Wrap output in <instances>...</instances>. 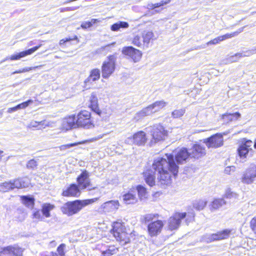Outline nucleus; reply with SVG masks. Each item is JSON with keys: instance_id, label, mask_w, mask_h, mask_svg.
<instances>
[{"instance_id": "obj_1", "label": "nucleus", "mask_w": 256, "mask_h": 256, "mask_svg": "<svg viewBox=\"0 0 256 256\" xmlns=\"http://www.w3.org/2000/svg\"><path fill=\"white\" fill-rule=\"evenodd\" d=\"M166 158L163 157L154 158L152 164V168L158 174L168 170L172 172V176L176 177L178 172V166L174 162V155L166 154Z\"/></svg>"}, {"instance_id": "obj_2", "label": "nucleus", "mask_w": 256, "mask_h": 256, "mask_svg": "<svg viewBox=\"0 0 256 256\" xmlns=\"http://www.w3.org/2000/svg\"><path fill=\"white\" fill-rule=\"evenodd\" d=\"M98 200V198H94L68 202L60 207V210L63 214L68 216H70L78 213L84 208L90 204H92Z\"/></svg>"}, {"instance_id": "obj_3", "label": "nucleus", "mask_w": 256, "mask_h": 256, "mask_svg": "<svg viewBox=\"0 0 256 256\" xmlns=\"http://www.w3.org/2000/svg\"><path fill=\"white\" fill-rule=\"evenodd\" d=\"M124 226L120 222H114L113 224L112 232L116 240L122 246H124L130 242L128 234L125 232Z\"/></svg>"}, {"instance_id": "obj_4", "label": "nucleus", "mask_w": 256, "mask_h": 256, "mask_svg": "<svg viewBox=\"0 0 256 256\" xmlns=\"http://www.w3.org/2000/svg\"><path fill=\"white\" fill-rule=\"evenodd\" d=\"M90 112L86 110H82L76 116L78 128H90L94 126L90 118Z\"/></svg>"}, {"instance_id": "obj_5", "label": "nucleus", "mask_w": 256, "mask_h": 256, "mask_svg": "<svg viewBox=\"0 0 256 256\" xmlns=\"http://www.w3.org/2000/svg\"><path fill=\"white\" fill-rule=\"evenodd\" d=\"M116 56L111 55L108 57V60L104 61L102 66V76L108 78L114 72L115 70Z\"/></svg>"}, {"instance_id": "obj_6", "label": "nucleus", "mask_w": 256, "mask_h": 256, "mask_svg": "<svg viewBox=\"0 0 256 256\" xmlns=\"http://www.w3.org/2000/svg\"><path fill=\"white\" fill-rule=\"evenodd\" d=\"M146 129L148 132L150 133L155 142L164 140L167 134L166 131L160 124H156Z\"/></svg>"}, {"instance_id": "obj_7", "label": "nucleus", "mask_w": 256, "mask_h": 256, "mask_svg": "<svg viewBox=\"0 0 256 256\" xmlns=\"http://www.w3.org/2000/svg\"><path fill=\"white\" fill-rule=\"evenodd\" d=\"M89 174L86 170L83 171L80 175L77 178V182L78 186L81 189L88 188V190H93L96 187L92 186L89 178Z\"/></svg>"}, {"instance_id": "obj_8", "label": "nucleus", "mask_w": 256, "mask_h": 256, "mask_svg": "<svg viewBox=\"0 0 256 256\" xmlns=\"http://www.w3.org/2000/svg\"><path fill=\"white\" fill-rule=\"evenodd\" d=\"M204 142L207 147L210 148H217L223 144V138L222 134H216L212 136L204 139Z\"/></svg>"}, {"instance_id": "obj_9", "label": "nucleus", "mask_w": 256, "mask_h": 256, "mask_svg": "<svg viewBox=\"0 0 256 256\" xmlns=\"http://www.w3.org/2000/svg\"><path fill=\"white\" fill-rule=\"evenodd\" d=\"M122 53L131 58L134 62H138L142 57V54L141 52L132 46H125L122 50Z\"/></svg>"}, {"instance_id": "obj_10", "label": "nucleus", "mask_w": 256, "mask_h": 256, "mask_svg": "<svg viewBox=\"0 0 256 256\" xmlns=\"http://www.w3.org/2000/svg\"><path fill=\"white\" fill-rule=\"evenodd\" d=\"M256 177V166L250 164L249 168L244 172L241 178L242 183L250 184L253 182L254 178Z\"/></svg>"}, {"instance_id": "obj_11", "label": "nucleus", "mask_w": 256, "mask_h": 256, "mask_svg": "<svg viewBox=\"0 0 256 256\" xmlns=\"http://www.w3.org/2000/svg\"><path fill=\"white\" fill-rule=\"evenodd\" d=\"M252 140H244L238 148V155L242 160H244L242 162L245 161L244 159L246 158L248 152L252 150Z\"/></svg>"}, {"instance_id": "obj_12", "label": "nucleus", "mask_w": 256, "mask_h": 256, "mask_svg": "<svg viewBox=\"0 0 256 256\" xmlns=\"http://www.w3.org/2000/svg\"><path fill=\"white\" fill-rule=\"evenodd\" d=\"M172 174L168 170L158 174V184L163 188L170 185L172 182Z\"/></svg>"}, {"instance_id": "obj_13", "label": "nucleus", "mask_w": 256, "mask_h": 256, "mask_svg": "<svg viewBox=\"0 0 256 256\" xmlns=\"http://www.w3.org/2000/svg\"><path fill=\"white\" fill-rule=\"evenodd\" d=\"M186 217V213H176L168 220V228L171 230L177 229L180 226L181 220Z\"/></svg>"}, {"instance_id": "obj_14", "label": "nucleus", "mask_w": 256, "mask_h": 256, "mask_svg": "<svg viewBox=\"0 0 256 256\" xmlns=\"http://www.w3.org/2000/svg\"><path fill=\"white\" fill-rule=\"evenodd\" d=\"M41 46L42 44H40L39 46H34L28 50L12 55L10 56H8L4 60H2L0 62V64L8 60H18L28 55H30L37 50Z\"/></svg>"}, {"instance_id": "obj_15", "label": "nucleus", "mask_w": 256, "mask_h": 256, "mask_svg": "<svg viewBox=\"0 0 256 256\" xmlns=\"http://www.w3.org/2000/svg\"><path fill=\"white\" fill-rule=\"evenodd\" d=\"M164 225V222L161 220H156L149 224L148 226L149 234L151 236H157L161 232Z\"/></svg>"}, {"instance_id": "obj_16", "label": "nucleus", "mask_w": 256, "mask_h": 256, "mask_svg": "<svg viewBox=\"0 0 256 256\" xmlns=\"http://www.w3.org/2000/svg\"><path fill=\"white\" fill-rule=\"evenodd\" d=\"M189 152L190 158L194 159H198L204 156L206 154L205 148L200 144H194Z\"/></svg>"}, {"instance_id": "obj_17", "label": "nucleus", "mask_w": 256, "mask_h": 256, "mask_svg": "<svg viewBox=\"0 0 256 256\" xmlns=\"http://www.w3.org/2000/svg\"><path fill=\"white\" fill-rule=\"evenodd\" d=\"M190 152L186 148H183L180 150L174 158V162H176V164H182L186 162L189 158H190Z\"/></svg>"}, {"instance_id": "obj_18", "label": "nucleus", "mask_w": 256, "mask_h": 256, "mask_svg": "<svg viewBox=\"0 0 256 256\" xmlns=\"http://www.w3.org/2000/svg\"><path fill=\"white\" fill-rule=\"evenodd\" d=\"M62 126L63 128L67 130L78 128L76 116L72 114L68 118H66L62 121Z\"/></svg>"}, {"instance_id": "obj_19", "label": "nucleus", "mask_w": 256, "mask_h": 256, "mask_svg": "<svg viewBox=\"0 0 256 256\" xmlns=\"http://www.w3.org/2000/svg\"><path fill=\"white\" fill-rule=\"evenodd\" d=\"M146 133L143 131H140L134 134L132 138V142L138 146L144 145L146 141Z\"/></svg>"}, {"instance_id": "obj_20", "label": "nucleus", "mask_w": 256, "mask_h": 256, "mask_svg": "<svg viewBox=\"0 0 256 256\" xmlns=\"http://www.w3.org/2000/svg\"><path fill=\"white\" fill-rule=\"evenodd\" d=\"M10 180L14 189L27 188L30 183V180L27 177L20 178Z\"/></svg>"}, {"instance_id": "obj_21", "label": "nucleus", "mask_w": 256, "mask_h": 256, "mask_svg": "<svg viewBox=\"0 0 256 256\" xmlns=\"http://www.w3.org/2000/svg\"><path fill=\"white\" fill-rule=\"evenodd\" d=\"M80 194L78 186L74 184H71L62 192V195L64 196H78Z\"/></svg>"}, {"instance_id": "obj_22", "label": "nucleus", "mask_w": 256, "mask_h": 256, "mask_svg": "<svg viewBox=\"0 0 256 256\" xmlns=\"http://www.w3.org/2000/svg\"><path fill=\"white\" fill-rule=\"evenodd\" d=\"M22 252V250L19 247L10 246L4 247L1 252L3 254H10L14 256H21Z\"/></svg>"}, {"instance_id": "obj_23", "label": "nucleus", "mask_w": 256, "mask_h": 256, "mask_svg": "<svg viewBox=\"0 0 256 256\" xmlns=\"http://www.w3.org/2000/svg\"><path fill=\"white\" fill-rule=\"evenodd\" d=\"M120 206L119 202L118 200H112L103 204L102 208L108 212H112L117 210Z\"/></svg>"}, {"instance_id": "obj_24", "label": "nucleus", "mask_w": 256, "mask_h": 256, "mask_svg": "<svg viewBox=\"0 0 256 256\" xmlns=\"http://www.w3.org/2000/svg\"><path fill=\"white\" fill-rule=\"evenodd\" d=\"M100 76V72L99 69L94 68L90 72L89 76L84 82L86 86L92 84V82L99 80Z\"/></svg>"}, {"instance_id": "obj_25", "label": "nucleus", "mask_w": 256, "mask_h": 256, "mask_svg": "<svg viewBox=\"0 0 256 256\" xmlns=\"http://www.w3.org/2000/svg\"><path fill=\"white\" fill-rule=\"evenodd\" d=\"M143 174L145 182L148 186H152L155 185V172H154L152 170H148L144 172Z\"/></svg>"}, {"instance_id": "obj_26", "label": "nucleus", "mask_w": 256, "mask_h": 256, "mask_svg": "<svg viewBox=\"0 0 256 256\" xmlns=\"http://www.w3.org/2000/svg\"><path fill=\"white\" fill-rule=\"evenodd\" d=\"M123 202L126 204H134L137 201L136 192L134 191L128 192L122 196Z\"/></svg>"}, {"instance_id": "obj_27", "label": "nucleus", "mask_w": 256, "mask_h": 256, "mask_svg": "<svg viewBox=\"0 0 256 256\" xmlns=\"http://www.w3.org/2000/svg\"><path fill=\"white\" fill-rule=\"evenodd\" d=\"M90 107L92 110L99 116H101L102 112L98 107V100L96 94L92 92L90 98Z\"/></svg>"}, {"instance_id": "obj_28", "label": "nucleus", "mask_w": 256, "mask_h": 256, "mask_svg": "<svg viewBox=\"0 0 256 256\" xmlns=\"http://www.w3.org/2000/svg\"><path fill=\"white\" fill-rule=\"evenodd\" d=\"M240 114L238 112L234 113H226L222 115V118L225 122H230L237 120L240 116Z\"/></svg>"}, {"instance_id": "obj_29", "label": "nucleus", "mask_w": 256, "mask_h": 256, "mask_svg": "<svg viewBox=\"0 0 256 256\" xmlns=\"http://www.w3.org/2000/svg\"><path fill=\"white\" fill-rule=\"evenodd\" d=\"M231 230L226 229L216 234H212V238L214 240H220L228 238L231 232Z\"/></svg>"}, {"instance_id": "obj_30", "label": "nucleus", "mask_w": 256, "mask_h": 256, "mask_svg": "<svg viewBox=\"0 0 256 256\" xmlns=\"http://www.w3.org/2000/svg\"><path fill=\"white\" fill-rule=\"evenodd\" d=\"M154 113V112L150 105L147 107L144 108L140 111L138 112L135 116V118L139 120L146 116H149Z\"/></svg>"}, {"instance_id": "obj_31", "label": "nucleus", "mask_w": 256, "mask_h": 256, "mask_svg": "<svg viewBox=\"0 0 256 256\" xmlns=\"http://www.w3.org/2000/svg\"><path fill=\"white\" fill-rule=\"evenodd\" d=\"M154 113V112L150 105L147 107L144 108L140 111L138 112L135 116V118L139 120L146 116H149Z\"/></svg>"}, {"instance_id": "obj_32", "label": "nucleus", "mask_w": 256, "mask_h": 256, "mask_svg": "<svg viewBox=\"0 0 256 256\" xmlns=\"http://www.w3.org/2000/svg\"><path fill=\"white\" fill-rule=\"evenodd\" d=\"M244 29V27L239 28L237 31L232 32L231 34H226L223 36H219L216 38L218 43L226 40L228 38H230L234 36H237L240 33L242 32Z\"/></svg>"}, {"instance_id": "obj_33", "label": "nucleus", "mask_w": 256, "mask_h": 256, "mask_svg": "<svg viewBox=\"0 0 256 256\" xmlns=\"http://www.w3.org/2000/svg\"><path fill=\"white\" fill-rule=\"evenodd\" d=\"M142 36L144 44H146V45L150 43V40L155 39L154 33L150 31H144Z\"/></svg>"}, {"instance_id": "obj_34", "label": "nucleus", "mask_w": 256, "mask_h": 256, "mask_svg": "<svg viewBox=\"0 0 256 256\" xmlns=\"http://www.w3.org/2000/svg\"><path fill=\"white\" fill-rule=\"evenodd\" d=\"M129 26L127 22L119 21L111 26L110 29L112 31H118L120 28H126Z\"/></svg>"}, {"instance_id": "obj_35", "label": "nucleus", "mask_w": 256, "mask_h": 256, "mask_svg": "<svg viewBox=\"0 0 256 256\" xmlns=\"http://www.w3.org/2000/svg\"><path fill=\"white\" fill-rule=\"evenodd\" d=\"M21 199L22 203L27 207L32 208L34 205V200L31 196H22Z\"/></svg>"}, {"instance_id": "obj_36", "label": "nucleus", "mask_w": 256, "mask_h": 256, "mask_svg": "<svg viewBox=\"0 0 256 256\" xmlns=\"http://www.w3.org/2000/svg\"><path fill=\"white\" fill-rule=\"evenodd\" d=\"M226 204V201L223 198L215 199L212 202L210 205V210H212L219 208L222 206Z\"/></svg>"}, {"instance_id": "obj_37", "label": "nucleus", "mask_w": 256, "mask_h": 256, "mask_svg": "<svg viewBox=\"0 0 256 256\" xmlns=\"http://www.w3.org/2000/svg\"><path fill=\"white\" fill-rule=\"evenodd\" d=\"M166 104V102L164 100L156 101L153 103L152 104H150L154 112H158L164 107Z\"/></svg>"}, {"instance_id": "obj_38", "label": "nucleus", "mask_w": 256, "mask_h": 256, "mask_svg": "<svg viewBox=\"0 0 256 256\" xmlns=\"http://www.w3.org/2000/svg\"><path fill=\"white\" fill-rule=\"evenodd\" d=\"M54 206L50 204H44L42 206V212L46 218H49L50 216V211L52 210Z\"/></svg>"}, {"instance_id": "obj_39", "label": "nucleus", "mask_w": 256, "mask_h": 256, "mask_svg": "<svg viewBox=\"0 0 256 256\" xmlns=\"http://www.w3.org/2000/svg\"><path fill=\"white\" fill-rule=\"evenodd\" d=\"M118 251V248L115 247L114 246H110L106 250L102 252V256H110L116 254Z\"/></svg>"}, {"instance_id": "obj_40", "label": "nucleus", "mask_w": 256, "mask_h": 256, "mask_svg": "<svg viewBox=\"0 0 256 256\" xmlns=\"http://www.w3.org/2000/svg\"><path fill=\"white\" fill-rule=\"evenodd\" d=\"M207 202L206 200H196L193 204L194 208L198 210H203L206 205Z\"/></svg>"}, {"instance_id": "obj_41", "label": "nucleus", "mask_w": 256, "mask_h": 256, "mask_svg": "<svg viewBox=\"0 0 256 256\" xmlns=\"http://www.w3.org/2000/svg\"><path fill=\"white\" fill-rule=\"evenodd\" d=\"M132 44L136 46L141 47L144 44L142 36L136 35L132 40Z\"/></svg>"}, {"instance_id": "obj_42", "label": "nucleus", "mask_w": 256, "mask_h": 256, "mask_svg": "<svg viewBox=\"0 0 256 256\" xmlns=\"http://www.w3.org/2000/svg\"><path fill=\"white\" fill-rule=\"evenodd\" d=\"M224 198L228 199H236L238 198V194L232 192L230 188H228L226 190Z\"/></svg>"}, {"instance_id": "obj_43", "label": "nucleus", "mask_w": 256, "mask_h": 256, "mask_svg": "<svg viewBox=\"0 0 256 256\" xmlns=\"http://www.w3.org/2000/svg\"><path fill=\"white\" fill-rule=\"evenodd\" d=\"M2 192H6L10 190H14V187L12 186V183L10 180L8 182H6L2 183Z\"/></svg>"}, {"instance_id": "obj_44", "label": "nucleus", "mask_w": 256, "mask_h": 256, "mask_svg": "<svg viewBox=\"0 0 256 256\" xmlns=\"http://www.w3.org/2000/svg\"><path fill=\"white\" fill-rule=\"evenodd\" d=\"M136 190L140 198H146V188L142 185H138L136 186Z\"/></svg>"}, {"instance_id": "obj_45", "label": "nucleus", "mask_w": 256, "mask_h": 256, "mask_svg": "<svg viewBox=\"0 0 256 256\" xmlns=\"http://www.w3.org/2000/svg\"><path fill=\"white\" fill-rule=\"evenodd\" d=\"M186 110L184 108L176 110L172 112V116L174 118H179L184 114Z\"/></svg>"}, {"instance_id": "obj_46", "label": "nucleus", "mask_w": 256, "mask_h": 256, "mask_svg": "<svg viewBox=\"0 0 256 256\" xmlns=\"http://www.w3.org/2000/svg\"><path fill=\"white\" fill-rule=\"evenodd\" d=\"M256 53V48H252L250 50H246L242 52H238L237 56H239V57H244V56H249L254 54Z\"/></svg>"}, {"instance_id": "obj_47", "label": "nucleus", "mask_w": 256, "mask_h": 256, "mask_svg": "<svg viewBox=\"0 0 256 256\" xmlns=\"http://www.w3.org/2000/svg\"><path fill=\"white\" fill-rule=\"evenodd\" d=\"M157 216L158 215L154 214H146L144 215L142 218V221L143 223L146 224L153 220L154 218H156Z\"/></svg>"}, {"instance_id": "obj_48", "label": "nucleus", "mask_w": 256, "mask_h": 256, "mask_svg": "<svg viewBox=\"0 0 256 256\" xmlns=\"http://www.w3.org/2000/svg\"><path fill=\"white\" fill-rule=\"evenodd\" d=\"M37 166L38 162L34 159L30 160L26 164V168L30 170H34Z\"/></svg>"}, {"instance_id": "obj_49", "label": "nucleus", "mask_w": 256, "mask_h": 256, "mask_svg": "<svg viewBox=\"0 0 256 256\" xmlns=\"http://www.w3.org/2000/svg\"><path fill=\"white\" fill-rule=\"evenodd\" d=\"M40 66H35L34 68H32V67L24 68H22V70H18L12 73V74H20V73H22V72H28V71L32 70V69L38 68V67H40Z\"/></svg>"}, {"instance_id": "obj_50", "label": "nucleus", "mask_w": 256, "mask_h": 256, "mask_svg": "<svg viewBox=\"0 0 256 256\" xmlns=\"http://www.w3.org/2000/svg\"><path fill=\"white\" fill-rule=\"evenodd\" d=\"M32 102V100H28L22 102L20 104L17 105L18 108V110L25 108L27 106H28Z\"/></svg>"}, {"instance_id": "obj_51", "label": "nucleus", "mask_w": 256, "mask_h": 256, "mask_svg": "<svg viewBox=\"0 0 256 256\" xmlns=\"http://www.w3.org/2000/svg\"><path fill=\"white\" fill-rule=\"evenodd\" d=\"M82 144V142H74V143H72V144H66L62 145L60 146V148L61 150H66L68 148H72V146H78V144Z\"/></svg>"}, {"instance_id": "obj_52", "label": "nucleus", "mask_w": 256, "mask_h": 256, "mask_svg": "<svg viewBox=\"0 0 256 256\" xmlns=\"http://www.w3.org/2000/svg\"><path fill=\"white\" fill-rule=\"evenodd\" d=\"M49 126V122H47L46 120H42L40 122H38V129L44 128L46 126Z\"/></svg>"}, {"instance_id": "obj_53", "label": "nucleus", "mask_w": 256, "mask_h": 256, "mask_svg": "<svg viewBox=\"0 0 256 256\" xmlns=\"http://www.w3.org/2000/svg\"><path fill=\"white\" fill-rule=\"evenodd\" d=\"M64 247H65L64 244H61L58 246V248H57V250H58L59 254L60 256H64Z\"/></svg>"}, {"instance_id": "obj_54", "label": "nucleus", "mask_w": 256, "mask_h": 256, "mask_svg": "<svg viewBox=\"0 0 256 256\" xmlns=\"http://www.w3.org/2000/svg\"><path fill=\"white\" fill-rule=\"evenodd\" d=\"M185 218H186V222L188 224V222H192L194 220V214L193 213H191L188 215L186 214V217Z\"/></svg>"}, {"instance_id": "obj_55", "label": "nucleus", "mask_w": 256, "mask_h": 256, "mask_svg": "<svg viewBox=\"0 0 256 256\" xmlns=\"http://www.w3.org/2000/svg\"><path fill=\"white\" fill-rule=\"evenodd\" d=\"M237 54L238 53L234 55L230 56L228 58V60L230 62H237L238 59L241 58L239 57V56H237Z\"/></svg>"}, {"instance_id": "obj_56", "label": "nucleus", "mask_w": 256, "mask_h": 256, "mask_svg": "<svg viewBox=\"0 0 256 256\" xmlns=\"http://www.w3.org/2000/svg\"><path fill=\"white\" fill-rule=\"evenodd\" d=\"M250 227L252 230L256 232V218H254L250 221Z\"/></svg>"}, {"instance_id": "obj_57", "label": "nucleus", "mask_w": 256, "mask_h": 256, "mask_svg": "<svg viewBox=\"0 0 256 256\" xmlns=\"http://www.w3.org/2000/svg\"><path fill=\"white\" fill-rule=\"evenodd\" d=\"M28 128H38V122L32 120L28 125Z\"/></svg>"}, {"instance_id": "obj_58", "label": "nucleus", "mask_w": 256, "mask_h": 256, "mask_svg": "<svg viewBox=\"0 0 256 256\" xmlns=\"http://www.w3.org/2000/svg\"><path fill=\"white\" fill-rule=\"evenodd\" d=\"M34 218L38 220H42L41 212L39 210L34 212L33 214Z\"/></svg>"}, {"instance_id": "obj_59", "label": "nucleus", "mask_w": 256, "mask_h": 256, "mask_svg": "<svg viewBox=\"0 0 256 256\" xmlns=\"http://www.w3.org/2000/svg\"><path fill=\"white\" fill-rule=\"evenodd\" d=\"M81 27L84 29H86L91 27V24L89 22H85L81 24Z\"/></svg>"}, {"instance_id": "obj_60", "label": "nucleus", "mask_w": 256, "mask_h": 256, "mask_svg": "<svg viewBox=\"0 0 256 256\" xmlns=\"http://www.w3.org/2000/svg\"><path fill=\"white\" fill-rule=\"evenodd\" d=\"M218 44V40H217L216 38H215L209 41L208 42L206 43V45L208 46L210 44Z\"/></svg>"}, {"instance_id": "obj_61", "label": "nucleus", "mask_w": 256, "mask_h": 256, "mask_svg": "<svg viewBox=\"0 0 256 256\" xmlns=\"http://www.w3.org/2000/svg\"><path fill=\"white\" fill-rule=\"evenodd\" d=\"M18 110V106H14V107L9 108L8 110V113H12V112H15V111H16Z\"/></svg>"}, {"instance_id": "obj_62", "label": "nucleus", "mask_w": 256, "mask_h": 256, "mask_svg": "<svg viewBox=\"0 0 256 256\" xmlns=\"http://www.w3.org/2000/svg\"><path fill=\"white\" fill-rule=\"evenodd\" d=\"M161 6H162V5L161 4V2H160L156 3L154 4H152V6H150V8H152L154 9V8H156L160 7Z\"/></svg>"}, {"instance_id": "obj_63", "label": "nucleus", "mask_w": 256, "mask_h": 256, "mask_svg": "<svg viewBox=\"0 0 256 256\" xmlns=\"http://www.w3.org/2000/svg\"><path fill=\"white\" fill-rule=\"evenodd\" d=\"M99 22L98 19L92 18L90 21L89 22L90 24H91V26L92 24H96V22Z\"/></svg>"}, {"instance_id": "obj_64", "label": "nucleus", "mask_w": 256, "mask_h": 256, "mask_svg": "<svg viewBox=\"0 0 256 256\" xmlns=\"http://www.w3.org/2000/svg\"><path fill=\"white\" fill-rule=\"evenodd\" d=\"M170 2V0H162L160 2H161V4L162 6H163L164 4H166Z\"/></svg>"}]
</instances>
